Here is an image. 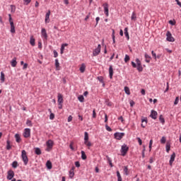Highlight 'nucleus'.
I'll use <instances>...</instances> for the list:
<instances>
[{
	"instance_id": "obj_29",
	"label": "nucleus",
	"mask_w": 181,
	"mask_h": 181,
	"mask_svg": "<svg viewBox=\"0 0 181 181\" xmlns=\"http://www.w3.org/2000/svg\"><path fill=\"white\" fill-rule=\"evenodd\" d=\"M30 45H31V46H35V38L33 37V36H31L30 38Z\"/></svg>"
},
{
	"instance_id": "obj_50",
	"label": "nucleus",
	"mask_w": 181,
	"mask_h": 181,
	"mask_svg": "<svg viewBox=\"0 0 181 181\" xmlns=\"http://www.w3.org/2000/svg\"><path fill=\"white\" fill-rule=\"evenodd\" d=\"M141 122H145V125H146L148 124V119L146 117L141 119Z\"/></svg>"
},
{
	"instance_id": "obj_34",
	"label": "nucleus",
	"mask_w": 181,
	"mask_h": 181,
	"mask_svg": "<svg viewBox=\"0 0 181 181\" xmlns=\"http://www.w3.org/2000/svg\"><path fill=\"white\" fill-rule=\"evenodd\" d=\"M15 138H16V142H18L19 144V142H21V136L18 134H16L15 135Z\"/></svg>"
},
{
	"instance_id": "obj_36",
	"label": "nucleus",
	"mask_w": 181,
	"mask_h": 181,
	"mask_svg": "<svg viewBox=\"0 0 181 181\" xmlns=\"http://www.w3.org/2000/svg\"><path fill=\"white\" fill-rule=\"evenodd\" d=\"M78 100L80 101V103H84V96L83 95H80L78 97Z\"/></svg>"
},
{
	"instance_id": "obj_6",
	"label": "nucleus",
	"mask_w": 181,
	"mask_h": 181,
	"mask_svg": "<svg viewBox=\"0 0 181 181\" xmlns=\"http://www.w3.org/2000/svg\"><path fill=\"white\" fill-rule=\"evenodd\" d=\"M101 53V45H98V47L93 51V56H98Z\"/></svg>"
},
{
	"instance_id": "obj_26",
	"label": "nucleus",
	"mask_w": 181,
	"mask_h": 181,
	"mask_svg": "<svg viewBox=\"0 0 181 181\" xmlns=\"http://www.w3.org/2000/svg\"><path fill=\"white\" fill-rule=\"evenodd\" d=\"M10 8H11V13H15L16 11V6L15 5L11 4L10 6Z\"/></svg>"
},
{
	"instance_id": "obj_48",
	"label": "nucleus",
	"mask_w": 181,
	"mask_h": 181,
	"mask_svg": "<svg viewBox=\"0 0 181 181\" xmlns=\"http://www.w3.org/2000/svg\"><path fill=\"white\" fill-rule=\"evenodd\" d=\"M179 104V97H176L174 101V105H177Z\"/></svg>"
},
{
	"instance_id": "obj_57",
	"label": "nucleus",
	"mask_w": 181,
	"mask_h": 181,
	"mask_svg": "<svg viewBox=\"0 0 181 181\" xmlns=\"http://www.w3.org/2000/svg\"><path fill=\"white\" fill-rule=\"evenodd\" d=\"M136 139L139 142V145H142V139H141L139 137H137Z\"/></svg>"
},
{
	"instance_id": "obj_3",
	"label": "nucleus",
	"mask_w": 181,
	"mask_h": 181,
	"mask_svg": "<svg viewBox=\"0 0 181 181\" xmlns=\"http://www.w3.org/2000/svg\"><path fill=\"white\" fill-rule=\"evenodd\" d=\"M128 151H129V147H128L127 146V144H123L122 146V148H121L122 156H125L127 155Z\"/></svg>"
},
{
	"instance_id": "obj_33",
	"label": "nucleus",
	"mask_w": 181,
	"mask_h": 181,
	"mask_svg": "<svg viewBox=\"0 0 181 181\" xmlns=\"http://www.w3.org/2000/svg\"><path fill=\"white\" fill-rule=\"evenodd\" d=\"M12 168H13L14 169H16V168H18V166H19V164H18V161L15 160L12 163L11 165Z\"/></svg>"
},
{
	"instance_id": "obj_38",
	"label": "nucleus",
	"mask_w": 181,
	"mask_h": 181,
	"mask_svg": "<svg viewBox=\"0 0 181 181\" xmlns=\"http://www.w3.org/2000/svg\"><path fill=\"white\" fill-rule=\"evenodd\" d=\"M98 80L100 83H103V86H105V83H104V78L103 76H98Z\"/></svg>"
},
{
	"instance_id": "obj_9",
	"label": "nucleus",
	"mask_w": 181,
	"mask_h": 181,
	"mask_svg": "<svg viewBox=\"0 0 181 181\" xmlns=\"http://www.w3.org/2000/svg\"><path fill=\"white\" fill-rule=\"evenodd\" d=\"M23 136H24V138H30V129L26 128L24 129Z\"/></svg>"
},
{
	"instance_id": "obj_17",
	"label": "nucleus",
	"mask_w": 181,
	"mask_h": 181,
	"mask_svg": "<svg viewBox=\"0 0 181 181\" xmlns=\"http://www.w3.org/2000/svg\"><path fill=\"white\" fill-rule=\"evenodd\" d=\"M17 64L18 62H16V57H14L11 62V65L12 67H16Z\"/></svg>"
},
{
	"instance_id": "obj_11",
	"label": "nucleus",
	"mask_w": 181,
	"mask_h": 181,
	"mask_svg": "<svg viewBox=\"0 0 181 181\" xmlns=\"http://www.w3.org/2000/svg\"><path fill=\"white\" fill-rule=\"evenodd\" d=\"M151 118H152L153 119H156V118H158V112L155 111V110H151V113L150 115Z\"/></svg>"
},
{
	"instance_id": "obj_35",
	"label": "nucleus",
	"mask_w": 181,
	"mask_h": 181,
	"mask_svg": "<svg viewBox=\"0 0 181 181\" xmlns=\"http://www.w3.org/2000/svg\"><path fill=\"white\" fill-rule=\"evenodd\" d=\"M112 39L113 43H115V30L114 29H112Z\"/></svg>"
},
{
	"instance_id": "obj_24",
	"label": "nucleus",
	"mask_w": 181,
	"mask_h": 181,
	"mask_svg": "<svg viewBox=\"0 0 181 181\" xmlns=\"http://www.w3.org/2000/svg\"><path fill=\"white\" fill-rule=\"evenodd\" d=\"M35 155H42V150L39 147L35 148Z\"/></svg>"
},
{
	"instance_id": "obj_15",
	"label": "nucleus",
	"mask_w": 181,
	"mask_h": 181,
	"mask_svg": "<svg viewBox=\"0 0 181 181\" xmlns=\"http://www.w3.org/2000/svg\"><path fill=\"white\" fill-rule=\"evenodd\" d=\"M50 11H48V12L45 15V23H49L50 22Z\"/></svg>"
},
{
	"instance_id": "obj_14",
	"label": "nucleus",
	"mask_w": 181,
	"mask_h": 181,
	"mask_svg": "<svg viewBox=\"0 0 181 181\" xmlns=\"http://www.w3.org/2000/svg\"><path fill=\"white\" fill-rule=\"evenodd\" d=\"M112 76H114V69H112V65H110L109 67V77L110 78H112Z\"/></svg>"
},
{
	"instance_id": "obj_28",
	"label": "nucleus",
	"mask_w": 181,
	"mask_h": 181,
	"mask_svg": "<svg viewBox=\"0 0 181 181\" xmlns=\"http://www.w3.org/2000/svg\"><path fill=\"white\" fill-rule=\"evenodd\" d=\"M165 149H166V152L168 153H169L170 151V143L167 142L166 143V146H165Z\"/></svg>"
},
{
	"instance_id": "obj_21",
	"label": "nucleus",
	"mask_w": 181,
	"mask_h": 181,
	"mask_svg": "<svg viewBox=\"0 0 181 181\" xmlns=\"http://www.w3.org/2000/svg\"><path fill=\"white\" fill-rule=\"evenodd\" d=\"M6 144H7V145H6V149H7V151H11V149L12 148V146H11V141L7 140Z\"/></svg>"
},
{
	"instance_id": "obj_52",
	"label": "nucleus",
	"mask_w": 181,
	"mask_h": 181,
	"mask_svg": "<svg viewBox=\"0 0 181 181\" xmlns=\"http://www.w3.org/2000/svg\"><path fill=\"white\" fill-rule=\"evenodd\" d=\"M151 54L155 60H156V53L155 52L151 51Z\"/></svg>"
},
{
	"instance_id": "obj_63",
	"label": "nucleus",
	"mask_w": 181,
	"mask_h": 181,
	"mask_svg": "<svg viewBox=\"0 0 181 181\" xmlns=\"http://www.w3.org/2000/svg\"><path fill=\"white\" fill-rule=\"evenodd\" d=\"M86 146H91V142L90 141H86V143H84Z\"/></svg>"
},
{
	"instance_id": "obj_8",
	"label": "nucleus",
	"mask_w": 181,
	"mask_h": 181,
	"mask_svg": "<svg viewBox=\"0 0 181 181\" xmlns=\"http://www.w3.org/2000/svg\"><path fill=\"white\" fill-rule=\"evenodd\" d=\"M8 175H7V179L8 180H12V179H13V176H15V173L13 172V170H10L8 171Z\"/></svg>"
},
{
	"instance_id": "obj_62",
	"label": "nucleus",
	"mask_w": 181,
	"mask_h": 181,
	"mask_svg": "<svg viewBox=\"0 0 181 181\" xmlns=\"http://www.w3.org/2000/svg\"><path fill=\"white\" fill-rule=\"evenodd\" d=\"M58 108L59 110H62L63 108V103H58Z\"/></svg>"
},
{
	"instance_id": "obj_2",
	"label": "nucleus",
	"mask_w": 181,
	"mask_h": 181,
	"mask_svg": "<svg viewBox=\"0 0 181 181\" xmlns=\"http://www.w3.org/2000/svg\"><path fill=\"white\" fill-rule=\"evenodd\" d=\"M21 158L24 165L26 166V165L29 163V158H28V154L26 153V151L23 150L21 151Z\"/></svg>"
},
{
	"instance_id": "obj_30",
	"label": "nucleus",
	"mask_w": 181,
	"mask_h": 181,
	"mask_svg": "<svg viewBox=\"0 0 181 181\" xmlns=\"http://www.w3.org/2000/svg\"><path fill=\"white\" fill-rule=\"evenodd\" d=\"M49 115V119H54V113H52V109H48Z\"/></svg>"
},
{
	"instance_id": "obj_43",
	"label": "nucleus",
	"mask_w": 181,
	"mask_h": 181,
	"mask_svg": "<svg viewBox=\"0 0 181 181\" xmlns=\"http://www.w3.org/2000/svg\"><path fill=\"white\" fill-rule=\"evenodd\" d=\"M11 33H16V30H15V25H11Z\"/></svg>"
},
{
	"instance_id": "obj_46",
	"label": "nucleus",
	"mask_w": 181,
	"mask_h": 181,
	"mask_svg": "<svg viewBox=\"0 0 181 181\" xmlns=\"http://www.w3.org/2000/svg\"><path fill=\"white\" fill-rule=\"evenodd\" d=\"M129 55H128V54H126L125 55V57H124V62L125 63H128V62H129Z\"/></svg>"
},
{
	"instance_id": "obj_10",
	"label": "nucleus",
	"mask_w": 181,
	"mask_h": 181,
	"mask_svg": "<svg viewBox=\"0 0 181 181\" xmlns=\"http://www.w3.org/2000/svg\"><path fill=\"white\" fill-rule=\"evenodd\" d=\"M175 158H176V153H173L172 155L170 156V158L169 160L170 166H172V165H173V162H175Z\"/></svg>"
},
{
	"instance_id": "obj_47",
	"label": "nucleus",
	"mask_w": 181,
	"mask_h": 181,
	"mask_svg": "<svg viewBox=\"0 0 181 181\" xmlns=\"http://www.w3.org/2000/svg\"><path fill=\"white\" fill-rule=\"evenodd\" d=\"M69 177L70 179H73V177H74V172L69 171Z\"/></svg>"
},
{
	"instance_id": "obj_1",
	"label": "nucleus",
	"mask_w": 181,
	"mask_h": 181,
	"mask_svg": "<svg viewBox=\"0 0 181 181\" xmlns=\"http://www.w3.org/2000/svg\"><path fill=\"white\" fill-rule=\"evenodd\" d=\"M136 63L134 62V61L132 62V67L134 69H136L138 70V71H139V73H141V71H144V68L142 67V63L141 62V60H139V59L136 58Z\"/></svg>"
},
{
	"instance_id": "obj_55",
	"label": "nucleus",
	"mask_w": 181,
	"mask_h": 181,
	"mask_svg": "<svg viewBox=\"0 0 181 181\" xmlns=\"http://www.w3.org/2000/svg\"><path fill=\"white\" fill-rule=\"evenodd\" d=\"M116 173H117V179H121L122 177H121V173H119L118 170L116 172Z\"/></svg>"
},
{
	"instance_id": "obj_12",
	"label": "nucleus",
	"mask_w": 181,
	"mask_h": 181,
	"mask_svg": "<svg viewBox=\"0 0 181 181\" xmlns=\"http://www.w3.org/2000/svg\"><path fill=\"white\" fill-rule=\"evenodd\" d=\"M103 6L104 8L105 14L106 15V16H108L109 15L108 4L107 3H105L103 4Z\"/></svg>"
},
{
	"instance_id": "obj_19",
	"label": "nucleus",
	"mask_w": 181,
	"mask_h": 181,
	"mask_svg": "<svg viewBox=\"0 0 181 181\" xmlns=\"http://www.w3.org/2000/svg\"><path fill=\"white\" fill-rule=\"evenodd\" d=\"M55 67H56V70H60V63H59L58 59H55Z\"/></svg>"
},
{
	"instance_id": "obj_37",
	"label": "nucleus",
	"mask_w": 181,
	"mask_h": 181,
	"mask_svg": "<svg viewBox=\"0 0 181 181\" xmlns=\"http://www.w3.org/2000/svg\"><path fill=\"white\" fill-rule=\"evenodd\" d=\"M159 121L161 122V124H165V118H163V115H160L159 116Z\"/></svg>"
},
{
	"instance_id": "obj_40",
	"label": "nucleus",
	"mask_w": 181,
	"mask_h": 181,
	"mask_svg": "<svg viewBox=\"0 0 181 181\" xmlns=\"http://www.w3.org/2000/svg\"><path fill=\"white\" fill-rule=\"evenodd\" d=\"M132 21H136V13L135 12H133L131 16Z\"/></svg>"
},
{
	"instance_id": "obj_27",
	"label": "nucleus",
	"mask_w": 181,
	"mask_h": 181,
	"mask_svg": "<svg viewBox=\"0 0 181 181\" xmlns=\"http://www.w3.org/2000/svg\"><path fill=\"white\" fill-rule=\"evenodd\" d=\"M81 159H83V160H86V159H87V156L86 155V152H84V151H81Z\"/></svg>"
},
{
	"instance_id": "obj_20",
	"label": "nucleus",
	"mask_w": 181,
	"mask_h": 181,
	"mask_svg": "<svg viewBox=\"0 0 181 181\" xmlns=\"http://www.w3.org/2000/svg\"><path fill=\"white\" fill-rule=\"evenodd\" d=\"M124 36L127 37V40H129V33H128V28H124Z\"/></svg>"
},
{
	"instance_id": "obj_5",
	"label": "nucleus",
	"mask_w": 181,
	"mask_h": 181,
	"mask_svg": "<svg viewBox=\"0 0 181 181\" xmlns=\"http://www.w3.org/2000/svg\"><path fill=\"white\" fill-rule=\"evenodd\" d=\"M54 142L51 139L46 142L47 148H46L47 152H50V150L53 148Z\"/></svg>"
},
{
	"instance_id": "obj_25",
	"label": "nucleus",
	"mask_w": 181,
	"mask_h": 181,
	"mask_svg": "<svg viewBox=\"0 0 181 181\" xmlns=\"http://www.w3.org/2000/svg\"><path fill=\"white\" fill-rule=\"evenodd\" d=\"M87 141H88V133L87 132H85V133H84V144H87Z\"/></svg>"
},
{
	"instance_id": "obj_61",
	"label": "nucleus",
	"mask_w": 181,
	"mask_h": 181,
	"mask_svg": "<svg viewBox=\"0 0 181 181\" xmlns=\"http://www.w3.org/2000/svg\"><path fill=\"white\" fill-rule=\"evenodd\" d=\"M75 166H76V168H80V162H79V161L75 162Z\"/></svg>"
},
{
	"instance_id": "obj_22",
	"label": "nucleus",
	"mask_w": 181,
	"mask_h": 181,
	"mask_svg": "<svg viewBox=\"0 0 181 181\" xmlns=\"http://www.w3.org/2000/svg\"><path fill=\"white\" fill-rule=\"evenodd\" d=\"M58 103H63V95L61 93H58Z\"/></svg>"
},
{
	"instance_id": "obj_51",
	"label": "nucleus",
	"mask_w": 181,
	"mask_h": 181,
	"mask_svg": "<svg viewBox=\"0 0 181 181\" xmlns=\"http://www.w3.org/2000/svg\"><path fill=\"white\" fill-rule=\"evenodd\" d=\"M105 128L108 132H111V131H112V129H111V127H110L107 124L105 125Z\"/></svg>"
},
{
	"instance_id": "obj_60",
	"label": "nucleus",
	"mask_w": 181,
	"mask_h": 181,
	"mask_svg": "<svg viewBox=\"0 0 181 181\" xmlns=\"http://www.w3.org/2000/svg\"><path fill=\"white\" fill-rule=\"evenodd\" d=\"M71 121H73V117L69 115L68 117V122H71Z\"/></svg>"
},
{
	"instance_id": "obj_41",
	"label": "nucleus",
	"mask_w": 181,
	"mask_h": 181,
	"mask_svg": "<svg viewBox=\"0 0 181 181\" xmlns=\"http://www.w3.org/2000/svg\"><path fill=\"white\" fill-rule=\"evenodd\" d=\"M124 91L127 94V95H129L131 94V92L129 90V88L127 86L124 87Z\"/></svg>"
},
{
	"instance_id": "obj_13",
	"label": "nucleus",
	"mask_w": 181,
	"mask_h": 181,
	"mask_svg": "<svg viewBox=\"0 0 181 181\" xmlns=\"http://www.w3.org/2000/svg\"><path fill=\"white\" fill-rule=\"evenodd\" d=\"M41 35L45 39V40H47V33L46 32L45 28H42Z\"/></svg>"
},
{
	"instance_id": "obj_53",
	"label": "nucleus",
	"mask_w": 181,
	"mask_h": 181,
	"mask_svg": "<svg viewBox=\"0 0 181 181\" xmlns=\"http://www.w3.org/2000/svg\"><path fill=\"white\" fill-rule=\"evenodd\" d=\"M93 118H97V113H95V110H93Z\"/></svg>"
},
{
	"instance_id": "obj_16",
	"label": "nucleus",
	"mask_w": 181,
	"mask_h": 181,
	"mask_svg": "<svg viewBox=\"0 0 181 181\" xmlns=\"http://www.w3.org/2000/svg\"><path fill=\"white\" fill-rule=\"evenodd\" d=\"M144 57H145V59H145L146 63H151V59L152 58L151 57V56H149V54L145 53V54H144Z\"/></svg>"
},
{
	"instance_id": "obj_39",
	"label": "nucleus",
	"mask_w": 181,
	"mask_h": 181,
	"mask_svg": "<svg viewBox=\"0 0 181 181\" xmlns=\"http://www.w3.org/2000/svg\"><path fill=\"white\" fill-rule=\"evenodd\" d=\"M106 158H107L108 163H109L110 168H112L114 166V165H112V160H111V158H110L108 157V156H107Z\"/></svg>"
},
{
	"instance_id": "obj_54",
	"label": "nucleus",
	"mask_w": 181,
	"mask_h": 181,
	"mask_svg": "<svg viewBox=\"0 0 181 181\" xmlns=\"http://www.w3.org/2000/svg\"><path fill=\"white\" fill-rule=\"evenodd\" d=\"M168 91H169V82H167V87L164 90V93H168Z\"/></svg>"
},
{
	"instance_id": "obj_42",
	"label": "nucleus",
	"mask_w": 181,
	"mask_h": 181,
	"mask_svg": "<svg viewBox=\"0 0 181 181\" xmlns=\"http://www.w3.org/2000/svg\"><path fill=\"white\" fill-rule=\"evenodd\" d=\"M153 144V140L151 139L150 142H149V145H148L149 152H151V151H152V144Z\"/></svg>"
},
{
	"instance_id": "obj_45",
	"label": "nucleus",
	"mask_w": 181,
	"mask_h": 181,
	"mask_svg": "<svg viewBox=\"0 0 181 181\" xmlns=\"http://www.w3.org/2000/svg\"><path fill=\"white\" fill-rule=\"evenodd\" d=\"M160 141V144H166V137L163 136Z\"/></svg>"
},
{
	"instance_id": "obj_18",
	"label": "nucleus",
	"mask_w": 181,
	"mask_h": 181,
	"mask_svg": "<svg viewBox=\"0 0 181 181\" xmlns=\"http://www.w3.org/2000/svg\"><path fill=\"white\" fill-rule=\"evenodd\" d=\"M79 70L81 73H84L86 71V64H81Z\"/></svg>"
},
{
	"instance_id": "obj_31",
	"label": "nucleus",
	"mask_w": 181,
	"mask_h": 181,
	"mask_svg": "<svg viewBox=\"0 0 181 181\" xmlns=\"http://www.w3.org/2000/svg\"><path fill=\"white\" fill-rule=\"evenodd\" d=\"M123 170L124 175H125L126 176H128V175H129V172H128V166H124Z\"/></svg>"
},
{
	"instance_id": "obj_64",
	"label": "nucleus",
	"mask_w": 181,
	"mask_h": 181,
	"mask_svg": "<svg viewBox=\"0 0 181 181\" xmlns=\"http://www.w3.org/2000/svg\"><path fill=\"white\" fill-rule=\"evenodd\" d=\"M175 2H177V5L181 8V2L179 0H175Z\"/></svg>"
},
{
	"instance_id": "obj_49",
	"label": "nucleus",
	"mask_w": 181,
	"mask_h": 181,
	"mask_svg": "<svg viewBox=\"0 0 181 181\" xmlns=\"http://www.w3.org/2000/svg\"><path fill=\"white\" fill-rule=\"evenodd\" d=\"M66 46H69V44H67V43L62 44V46H61V50H64V47Z\"/></svg>"
},
{
	"instance_id": "obj_44",
	"label": "nucleus",
	"mask_w": 181,
	"mask_h": 181,
	"mask_svg": "<svg viewBox=\"0 0 181 181\" xmlns=\"http://www.w3.org/2000/svg\"><path fill=\"white\" fill-rule=\"evenodd\" d=\"M26 125H28V127H33V124H32V121H30L29 119H27Z\"/></svg>"
},
{
	"instance_id": "obj_59",
	"label": "nucleus",
	"mask_w": 181,
	"mask_h": 181,
	"mask_svg": "<svg viewBox=\"0 0 181 181\" xmlns=\"http://www.w3.org/2000/svg\"><path fill=\"white\" fill-rule=\"evenodd\" d=\"M28 63L24 64L23 66V70H26V69H28Z\"/></svg>"
},
{
	"instance_id": "obj_56",
	"label": "nucleus",
	"mask_w": 181,
	"mask_h": 181,
	"mask_svg": "<svg viewBox=\"0 0 181 181\" xmlns=\"http://www.w3.org/2000/svg\"><path fill=\"white\" fill-rule=\"evenodd\" d=\"M141 156L144 159V158H145V147L144 148V149L141 151Z\"/></svg>"
},
{
	"instance_id": "obj_32",
	"label": "nucleus",
	"mask_w": 181,
	"mask_h": 181,
	"mask_svg": "<svg viewBox=\"0 0 181 181\" xmlns=\"http://www.w3.org/2000/svg\"><path fill=\"white\" fill-rule=\"evenodd\" d=\"M46 166L47 169H52V162L50 160H47L46 163Z\"/></svg>"
},
{
	"instance_id": "obj_23",
	"label": "nucleus",
	"mask_w": 181,
	"mask_h": 181,
	"mask_svg": "<svg viewBox=\"0 0 181 181\" xmlns=\"http://www.w3.org/2000/svg\"><path fill=\"white\" fill-rule=\"evenodd\" d=\"M1 83H5V74L4 72H1Z\"/></svg>"
},
{
	"instance_id": "obj_58",
	"label": "nucleus",
	"mask_w": 181,
	"mask_h": 181,
	"mask_svg": "<svg viewBox=\"0 0 181 181\" xmlns=\"http://www.w3.org/2000/svg\"><path fill=\"white\" fill-rule=\"evenodd\" d=\"M53 53H54V57H57V56H59V54L57 53V51H56V49L53 51Z\"/></svg>"
},
{
	"instance_id": "obj_7",
	"label": "nucleus",
	"mask_w": 181,
	"mask_h": 181,
	"mask_svg": "<svg viewBox=\"0 0 181 181\" xmlns=\"http://www.w3.org/2000/svg\"><path fill=\"white\" fill-rule=\"evenodd\" d=\"M166 36V40H168V42H175V38L172 36V33H170V31H167Z\"/></svg>"
},
{
	"instance_id": "obj_4",
	"label": "nucleus",
	"mask_w": 181,
	"mask_h": 181,
	"mask_svg": "<svg viewBox=\"0 0 181 181\" xmlns=\"http://www.w3.org/2000/svg\"><path fill=\"white\" fill-rule=\"evenodd\" d=\"M114 136L115 139H117L118 141H121L122 138H124L125 136V133L124 132H116L114 134Z\"/></svg>"
}]
</instances>
